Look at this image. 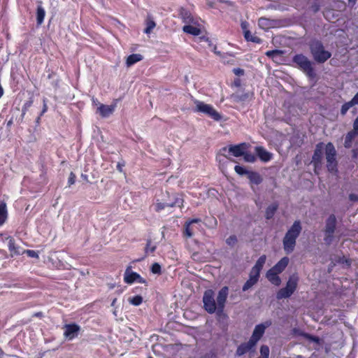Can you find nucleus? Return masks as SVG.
I'll return each instance as SVG.
<instances>
[{"label": "nucleus", "instance_id": "7c9ffc66", "mask_svg": "<svg viewBox=\"0 0 358 358\" xmlns=\"http://www.w3.org/2000/svg\"><path fill=\"white\" fill-rule=\"evenodd\" d=\"M358 134L355 133L353 131L348 132L345 139V147L350 148L351 146L353 139Z\"/></svg>", "mask_w": 358, "mask_h": 358}, {"label": "nucleus", "instance_id": "5701e85b", "mask_svg": "<svg viewBox=\"0 0 358 358\" xmlns=\"http://www.w3.org/2000/svg\"><path fill=\"white\" fill-rule=\"evenodd\" d=\"M358 105V92L354 96V97L348 102L344 103L341 109V113L343 115H345L348 110L352 106Z\"/></svg>", "mask_w": 358, "mask_h": 358}, {"label": "nucleus", "instance_id": "1a4fd4ad", "mask_svg": "<svg viewBox=\"0 0 358 358\" xmlns=\"http://www.w3.org/2000/svg\"><path fill=\"white\" fill-rule=\"evenodd\" d=\"M249 146V144L242 143L238 145H229L228 148H224L222 150H228V152L233 156L238 157H242L244 155V152L248 149Z\"/></svg>", "mask_w": 358, "mask_h": 358}, {"label": "nucleus", "instance_id": "393cba45", "mask_svg": "<svg viewBox=\"0 0 358 358\" xmlns=\"http://www.w3.org/2000/svg\"><path fill=\"white\" fill-rule=\"evenodd\" d=\"M266 260V255H262L256 262L255 266L252 268L251 270L256 271L259 273H260L265 262Z\"/></svg>", "mask_w": 358, "mask_h": 358}, {"label": "nucleus", "instance_id": "c85d7f7f", "mask_svg": "<svg viewBox=\"0 0 358 358\" xmlns=\"http://www.w3.org/2000/svg\"><path fill=\"white\" fill-rule=\"evenodd\" d=\"M282 54L283 52L279 50H270L266 52V55L272 58L273 61H278V58L281 57Z\"/></svg>", "mask_w": 358, "mask_h": 358}, {"label": "nucleus", "instance_id": "79ce46f5", "mask_svg": "<svg viewBox=\"0 0 358 358\" xmlns=\"http://www.w3.org/2000/svg\"><path fill=\"white\" fill-rule=\"evenodd\" d=\"M234 170L238 174V175H244V174H248L249 171H248L243 166H236L234 167Z\"/></svg>", "mask_w": 358, "mask_h": 358}, {"label": "nucleus", "instance_id": "de8ad7c7", "mask_svg": "<svg viewBox=\"0 0 358 358\" xmlns=\"http://www.w3.org/2000/svg\"><path fill=\"white\" fill-rule=\"evenodd\" d=\"M353 131L358 134V117L355 119L353 123Z\"/></svg>", "mask_w": 358, "mask_h": 358}, {"label": "nucleus", "instance_id": "58836bf2", "mask_svg": "<svg viewBox=\"0 0 358 358\" xmlns=\"http://www.w3.org/2000/svg\"><path fill=\"white\" fill-rule=\"evenodd\" d=\"M276 209H277V206L275 205H272V206H269L267 208L266 212V218L267 219L271 218L273 215Z\"/></svg>", "mask_w": 358, "mask_h": 358}, {"label": "nucleus", "instance_id": "39448f33", "mask_svg": "<svg viewBox=\"0 0 358 358\" xmlns=\"http://www.w3.org/2000/svg\"><path fill=\"white\" fill-rule=\"evenodd\" d=\"M324 149L327 169L331 172H335L337 166V162L336 160V152L335 148L331 143H328L324 145Z\"/></svg>", "mask_w": 358, "mask_h": 358}, {"label": "nucleus", "instance_id": "4c0bfd02", "mask_svg": "<svg viewBox=\"0 0 358 358\" xmlns=\"http://www.w3.org/2000/svg\"><path fill=\"white\" fill-rule=\"evenodd\" d=\"M178 202L176 201L175 203H162V202H159L157 201L155 205V210L157 211H159L162 209H164L166 206H173L174 205H176Z\"/></svg>", "mask_w": 358, "mask_h": 358}, {"label": "nucleus", "instance_id": "8fccbe9b", "mask_svg": "<svg viewBox=\"0 0 358 358\" xmlns=\"http://www.w3.org/2000/svg\"><path fill=\"white\" fill-rule=\"evenodd\" d=\"M267 22H268L267 20L260 19L259 21V26L263 27V26L267 25Z\"/></svg>", "mask_w": 358, "mask_h": 358}, {"label": "nucleus", "instance_id": "72a5a7b5", "mask_svg": "<svg viewBox=\"0 0 358 358\" xmlns=\"http://www.w3.org/2000/svg\"><path fill=\"white\" fill-rule=\"evenodd\" d=\"M244 160L247 162L254 163L257 160V157L251 152H244L243 155Z\"/></svg>", "mask_w": 358, "mask_h": 358}, {"label": "nucleus", "instance_id": "c03bdc74", "mask_svg": "<svg viewBox=\"0 0 358 358\" xmlns=\"http://www.w3.org/2000/svg\"><path fill=\"white\" fill-rule=\"evenodd\" d=\"M237 241V239L236 238V236H231L230 237H229L226 242L229 245H234Z\"/></svg>", "mask_w": 358, "mask_h": 358}, {"label": "nucleus", "instance_id": "13d9d810", "mask_svg": "<svg viewBox=\"0 0 358 358\" xmlns=\"http://www.w3.org/2000/svg\"><path fill=\"white\" fill-rule=\"evenodd\" d=\"M116 301H117V299H115L113 301V302H112V303H111V305H112L113 306H115V303Z\"/></svg>", "mask_w": 358, "mask_h": 358}, {"label": "nucleus", "instance_id": "37998d69", "mask_svg": "<svg viewBox=\"0 0 358 358\" xmlns=\"http://www.w3.org/2000/svg\"><path fill=\"white\" fill-rule=\"evenodd\" d=\"M151 271L155 274L161 273V266L158 263H155L151 266Z\"/></svg>", "mask_w": 358, "mask_h": 358}, {"label": "nucleus", "instance_id": "a211bd4d", "mask_svg": "<svg viewBox=\"0 0 358 358\" xmlns=\"http://www.w3.org/2000/svg\"><path fill=\"white\" fill-rule=\"evenodd\" d=\"M296 238L285 234L283 240V246L287 253H290L294 250L296 244Z\"/></svg>", "mask_w": 358, "mask_h": 358}, {"label": "nucleus", "instance_id": "4468645a", "mask_svg": "<svg viewBox=\"0 0 358 358\" xmlns=\"http://www.w3.org/2000/svg\"><path fill=\"white\" fill-rule=\"evenodd\" d=\"M255 151L257 155V157L259 158V159L263 162H269L272 157L273 154L268 152L264 147L262 146H257L255 148Z\"/></svg>", "mask_w": 358, "mask_h": 358}, {"label": "nucleus", "instance_id": "09e8293b", "mask_svg": "<svg viewBox=\"0 0 358 358\" xmlns=\"http://www.w3.org/2000/svg\"><path fill=\"white\" fill-rule=\"evenodd\" d=\"M349 199L352 201H358V195L355 194H350L349 195Z\"/></svg>", "mask_w": 358, "mask_h": 358}, {"label": "nucleus", "instance_id": "603ef678", "mask_svg": "<svg viewBox=\"0 0 358 358\" xmlns=\"http://www.w3.org/2000/svg\"><path fill=\"white\" fill-rule=\"evenodd\" d=\"M310 339L314 342L318 343L320 339L317 337H310Z\"/></svg>", "mask_w": 358, "mask_h": 358}, {"label": "nucleus", "instance_id": "3c124183", "mask_svg": "<svg viewBox=\"0 0 358 358\" xmlns=\"http://www.w3.org/2000/svg\"><path fill=\"white\" fill-rule=\"evenodd\" d=\"M234 73L237 75H242L243 74V71L240 69H234Z\"/></svg>", "mask_w": 358, "mask_h": 358}, {"label": "nucleus", "instance_id": "20e7f679", "mask_svg": "<svg viewBox=\"0 0 358 358\" xmlns=\"http://www.w3.org/2000/svg\"><path fill=\"white\" fill-rule=\"evenodd\" d=\"M336 226V217L334 215L329 216L326 221L324 227V241L326 244H331L334 239V231Z\"/></svg>", "mask_w": 358, "mask_h": 358}, {"label": "nucleus", "instance_id": "cd10ccee", "mask_svg": "<svg viewBox=\"0 0 358 358\" xmlns=\"http://www.w3.org/2000/svg\"><path fill=\"white\" fill-rule=\"evenodd\" d=\"M182 29L185 33L194 36H198L201 34V29L193 25H185L183 27Z\"/></svg>", "mask_w": 358, "mask_h": 358}, {"label": "nucleus", "instance_id": "473e14b6", "mask_svg": "<svg viewBox=\"0 0 358 358\" xmlns=\"http://www.w3.org/2000/svg\"><path fill=\"white\" fill-rule=\"evenodd\" d=\"M245 38L247 41L255 43H260L262 42V40L259 37L253 36L249 31H245Z\"/></svg>", "mask_w": 358, "mask_h": 358}, {"label": "nucleus", "instance_id": "864d4df0", "mask_svg": "<svg viewBox=\"0 0 358 358\" xmlns=\"http://www.w3.org/2000/svg\"><path fill=\"white\" fill-rule=\"evenodd\" d=\"M319 10V7L317 6H313V10L314 12H317Z\"/></svg>", "mask_w": 358, "mask_h": 358}, {"label": "nucleus", "instance_id": "f704fd0d", "mask_svg": "<svg viewBox=\"0 0 358 358\" xmlns=\"http://www.w3.org/2000/svg\"><path fill=\"white\" fill-rule=\"evenodd\" d=\"M156 24L155 22L150 19L147 20L146 21V28L145 29V33L148 34H150L152 30L155 27Z\"/></svg>", "mask_w": 358, "mask_h": 358}, {"label": "nucleus", "instance_id": "aec40b11", "mask_svg": "<svg viewBox=\"0 0 358 358\" xmlns=\"http://www.w3.org/2000/svg\"><path fill=\"white\" fill-rule=\"evenodd\" d=\"M275 271L269 269L266 274V277L271 283L275 286H279L281 284V279Z\"/></svg>", "mask_w": 358, "mask_h": 358}, {"label": "nucleus", "instance_id": "dca6fc26", "mask_svg": "<svg viewBox=\"0 0 358 358\" xmlns=\"http://www.w3.org/2000/svg\"><path fill=\"white\" fill-rule=\"evenodd\" d=\"M255 345L256 343L250 339L247 343H243L238 347L236 350V355L238 356H241L250 352Z\"/></svg>", "mask_w": 358, "mask_h": 358}, {"label": "nucleus", "instance_id": "e2e57ef3", "mask_svg": "<svg viewBox=\"0 0 358 358\" xmlns=\"http://www.w3.org/2000/svg\"><path fill=\"white\" fill-rule=\"evenodd\" d=\"M149 358H152V357H149Z\"/></svg>", "mask_w": 358, "mask_h": 358}, {"label": "nucleus", "instance_id": "7ed1b4c3", "mask_svg": "<svg viewBox=\"0 0 358 358\" xmlns=\"http://www.w3.org/2000/svg\"><path fill=\"white\" fill-rule=\"evenodd\" d=\"M194 103L195 105V111L206 114L216 121L221 120V115L213 106L198 100H195Z\"/></svg>", "mask_w": 358, "mask_h": 358}, {"label": "nucleus", "instance_id": "412c9836", "mask_svg": "<svg viewBox=\"0 0 358 358\" xmlns=\"http://www.w3.org/2000/svg\"><path fill=\"white\" fill-rule=\"evenodd\" d=\"M301 231V226L300 221H295L290 229L287 231V235L297 238Z\"/></svg>", "mask_w": 358, "mask_h": 358}, {"label": "nucleus", "instance_id": "680f3d73", "mask_svg": "<svg viewBox=\"0 0 358 358\" xmlns=\"http://www.w3.org/2000/svg\"><path fill=\"white\" fill-rule=\"evenodd\" d=\"M214 52H215L216 54H219V53H220L219 52H217L216 48H214Z\"/></svg>", "mask_w": 358, "mask_h": 358}, {"label": "nucleus", "instance_id": "a18cd8bd", "mask_svg": "<svg viewBox=\"0 0 358 358\" xmlns=\"http://www.w3.org/2000/svg\"><path fill=\"white\" fill-rule=\"evenodd\" d=\"M76 181V176L73 173H71L69 177L68 183L69 185L74 184Z\"/></svg>", "mask_w": 358, "mask_h": 358}, {"label": "nucleus", "instance_id": "6e6552de", "mask_svg": "<svg viewBox=\"0 0 358 358\" xmlns=\"http://www.w3.org/2000/svg\"><path fill=\"white\" fill-rule=\"evenodd\" d=\"M124 281L127 284H132L134 282L145 283V280L136 272L131 270V266H127L124 273Z\"/></svg>", "mask_w": 358, "mask_h": 358}, {"label": "nucleus", "instance_id": "052dcab7", "mask_svg": "<svg viewBox=\"0 0 358 358\" xmlns=\"http://www.w3.org/2000/svg\"><path fill=\"white\" fill-rule=\"evenodd\" d=\"M12 123H13L12 120H10V121H8L7 124H8V126H10L12 124Z\"/></svg>", "mask_w": 358, "mask_h": 358}, {"label": "nucleus", "instance_id": "423d86ee", "mask_svg": "<svg viewBox=\"0 0 358 358\" xmlns=\"http://www.w3.org/2000/svg\"><path fill=\"white\" fill-rule=\"evenodd\" d=\"M214 295V292L212 289H208L204 292L203 297L204 308L208 313L211 314L217 310V302L215 301Z\"/></svg>", "mask_w": 358, "mask_h": 358}, {"label": "nucleus", "instance_id": "e433bc0d", "mask_svg": "<svg viewBox=\"0 0 358 358\" xmlns=\"http://www.w3.org/2000/svg\"><path fill=\"white\" fill-rule=\"evenodd\" d=\"M269 357V348L267 345H262L260 348V357L259 358H268Z\"/></svg>", "mask_w": 358, "mask_h": 358}, {"label": "nucleus", "instance_id": "a878e982", "mask_svg": "<svg viewBox=\"0 0 358 358\" xmlns=\"http://www.w3.org/2000/svg\"><path fill=\"white\" fill-rule=\"evenodd\" d=\"M143 59V56L140 54H132L127 57L126 60V64L127 66H131V65L136 64L138 62H140Z\"/></svg>", "mask_w": 358, "mask_h": 358}, {"label": "nucleus", "instance_id": "ea45409f", "mask_svg": "<svg viewBox=\"0 0 358 358\" xmlns=\"http://www.w3.org/2000/svg\"><path fill=\"white\" fill-rule=\"evenodd\" d=\"M156 249V245H154L150 241H148L145 251V253H152Z\"/></svg>", "mask_w": 358, "mask_h": 358}, {"label": "nucleus", "instance_id": "49530a36", "mask_svg": "<svg viewBox=\"0 0 358 358\" xmlns=\"http://www.w3.org/2000/svg\"><path fill=\"white\" fill-rule=\"evenodd\" d=\"M31 104H32V101H29L24 104L23 108H22V111L24 113L31 106Z\"/></svg>", "mask_w": 358, "mask_h": 358}, {"label": "nucleus", "instance_id": "4be33fe9", "mask_svg": "<svg viewBox=\"0 0 358 358\" xmlns=\"http://www.w3.org/2000/svg\"><path fill=\"white\" fill-rule=\"evenodd\" d=\"M289 260L288 257H283L271 269L275 271L277 273L280 274L287 267V266L289 264Z\"/></svg>", "mask_w": 358, "mask_h": 358}, {"label": "nucleus", "instance_id": "0eeeda50", "mask_svg": "<svg viewBox=\"0 0 358 358\" xmlns=\"http://www.w3.org/2000/svg\"><path fill=\"white\" fill-rule=\"evenodd\" d=\"M294 62L297 64L304 71H306L308 76H314L315 73L311 66V63L306 57L302 55H296L294 57Z\"/></svg>", "mask_w": 358, "mask_h": 358}, {"label": "nucleus", "instance_id": "ddd939ff", "mask_svg": "<svg viewBox=\"0 0 358 358\" xmlns=\"http://www.w3.org/2000/svg\"><path fill=\"white\" fill-rule=\"evenodd\" d=\"M116 108V104L111 105H105L102 103H99L97 107V112L99 115L103 117H109L110 115L113 113L115 109Z\"/></svg>", "mask_w": 358, "mask_h": 358}, {"label": "nucleus", "instance_id": "bf43d9fd", "mask_svg": "<svg viewBox=\"0 0 358 358\" xmlns=\"http://www.w3.org/2000/svg\"><path fill=\"white\" fill-rule=\"evenodd\" d=\"M46 110H47V107H46V106L45 105V106H44V108H43V113H45V112L46 111Z\"/></svg>", "mask_w": 358, "mask_h": 358}, {"label": "nucleus", "instance_id": "f03ea898", "mask_svg": "<svg viewBox=\"0 0 358 358\" xmlns=\"http://www.w3.org/2000/svg\"><path fill=\"white\" fill-rule=\"evenodd\" d=\"M299 282V277L296 275H292L289 278L286 286L280 289L276 294L278 299H286L289 297L296 290Z\"/></svg>", "mask_w": 358, "mask_h": 358}, {"label": "nucleus", "instance_id": "c9c22d12", "mask_svg": "<svg viewBox=\"0 0 358 358\" xmlns=\"http://www.w3.org/2000/svg\"><path fill=\"white\" fill-rule=\"evenodd\" d=\"M128 301H129V303H131L134 306H139L143 301V298L141 296L137 295V296L129 298Z\"/></svg>", "mask_w": 358, "mask_h": 358}, {"label": "nucleus", "instance_id": "6ab92c4d", "mask_svg": "<svg viewBox=\"0 0 358 358\" xmlns=\"http://www.w3.org/2000/svg\"><path fill=\"white\" fill-rule=\"evenodd\" d=\"M6 240L8 241V250L12 257L22 254L23 250L15 245V240L12 237H8Z\"/></svg>", "mask_w": 358, "mask_h": 358}, {"label": "nucleus", "instance_id": "b1692460", "mask_svg": "<svg viewBox=\"0 0 358 358\" xmlns=\"http://www.w3.org/2000/svg\"><path fill=\"white\" fill-rule=\"evenodd\" d=\"M200 220H198V219H194V220H192L191 221L188 222H186L185 224V235L188 237V238H190L193 236L194 234V230H193V227H192V225L194 224V223H197L199 222Z\"/></svg>", "mask_w": 358, "mask_h": 358}, {"label": "nucleus", "instance_id": "9b49d317", "mask_svg": "<svg viewBox=\"0 0 358 358\" xmlns=\"http://www.w3.org/2000/svg\"><path fill=\"white\" fill-rule=\"evenodd\" d=\"M80 328L76 324H66L64 327V336L68 340H72L77 337Z\"/></svg>", "mask_w": 358, "mask_h": 358}, {"label": "nucleus", "instance_id": "f8f14e48", "mask_svg": "<svg viewBox=\"0 0 358 358\" xmlns=\"http://www.w3.org/2000/svg\"><path fill=\"white\" fill-rule=\"evenodd\" d=\"M271 324L270 322H266L265 324H260L255 327L250 340L257 344V341L263 336L265 329Z\"/></svg>", "mask_w": 358, "mask_h": 358}, {"label": "nucleus", "instance_id": "a19ab883", "mask_svg": "<svg viewBox=\"0 0 358 358\" xmlns=\"http://www.w3.org/2000/svg\"><path fill=\"white\" fill-rule=\"evenodd\" d=\"M27 254L29 257L38 259V252L32 250H24L22 254Z\"/></svg>", "mask_w": 358, "mask_h": 358}, {"label": "nucleus", "instance_id": "4d7b16f0", "mask_svg": "<svg viewBox=\"0 0 358 358\" xmlns=\"http://www.w3.org/2000/svg\"><path fill=\"white\" fill-rule=\"evenodd\" d=\"M356 1L357 0H349V3L354 5L356 3Z\"/></svg>", "mask_w": 358, "mask_h": 358}, {"label": "nucleus", "instance_id": "5fc2aeb1", "mask_svg": "<svg viewBox=\"0 0 358 358\" xmlns=\"http://www.w3.org/2000/svg\"><path fill=\"white\" fill-rule=\"evenodd\" d=\"M3 90L2 87L0 85V98L3 96Z\"/></svg>", "mask_w": 358, "mask_h": 358}, {"label": "nucleus", "instance_id": "2eb2a0df", "mask_svg": "<svg viewBox=\"0 0 358 358\" xmlns=\"http://www.w3.org/2000/svg\"><path fill=\"white\" fill-rule=\"evenodd\" d=\"M259 275L260 273L251 270L250 273L249 279L246 281V282L244 284L243 287V291H247L254 285H255L258 282Z\"/></svg>", "mask_w": 358, "mask_h": 358}, {"label": "nucleus", "instance_id": "f257e3e1", "mask_svg": "<svg viewBox=\"0 0 358 358\" xmlns=\"http://www.w3.org/2000/svg\"><path fill=\"white\" fill-rule=\"evenodd\" d=\"M310 49L313 59L319 63H324L331 56V52L326 50L320 41L312 42Z\"/></svg>", "mask_w": 358, "mask_h": 358}, {"label": "nucleus", "instance_id": "bb28decb", "mask_svg": "<svg viewBox=\"0 0 358 358\" xmlns=\"http://www.w3.org/2000/svg\"><path fill=\"white\" fill-rule=\"evenodd\" d=\"M8 217L6 205L5 203H0V226L3 225Z\"/></svg>", "mask_w": 358, "mask_h": 358}, {"label": "nucleus", "instance_id": "2f4dec72", "mask_svg": "<svg viewBox=\"0 0 358 358\" xmlns=\"http://www.w3.org/2000/svg\"><path fill=\"white\" fill-rule=\"evenodd\" d=\"M45 15V10L41 6H38L37 8V13H36L37 22L38 24H41L43 23Z\"/></svg>", "mask_w": 358, "mask_h": 358}, {"label": "nucleus", "instance_id": "c756f323", "mask_svg": "<svg viewBox=\"0 0 358 358\" xmlns=\"http://www.w3.org/2000/svg\"><path fill=\"white\" fill-rule=\"evenodd\" d=\"M248 177L250 182L255 184H259L262 182V178L260 175L256 172H250L248 174Z\"/></svg>", "mask_w": 358, "mask_h": 358}, {"label": "nucleus", "instance_id": "9d476101", "mask_svg": "<svg viewBox=\"0 0 358 358\" xmlns=\"http://www.w3.org/2000/svg\"><path fill=\"white\" fill-rule=\"evenodd\" d=\"M229 294V288L227 286L223 287L218 292L216 302L217 310L222 312L224 308L225 303Z\"/></svg>", "mask_w": 358, "mask_h": 358}, {"label": "nucleus", "instance_id": "f3484780", "mask_svg": "<svg viewBox=\"0 0 358 358\" xmlns=\"http://www.w3.org/2000/svg\"><path fill=\"white\" fill-rule=\"evenodd\" d=\"M324 148V145L322 143L317 144L316 146V149L313 156V162L315 164V166L321 164L323 156L322 150Z\"/></svg>", "mask_w": 358, "mask_h": 358}, {"label": "nucleus", "instance_id": "6e6d98bb", "mask_svg": "<svg viewBox=\"0 0 358 358\" xmlns=\"http://www.w3.org/2000/svg\"><path fill=\"white\" fill-rule=\"evenodd\" d=\"M4 355V352L0 348V358H2Z\"/></svg>", "mask_w": 358, "mask_h": 358}]
</instances>
